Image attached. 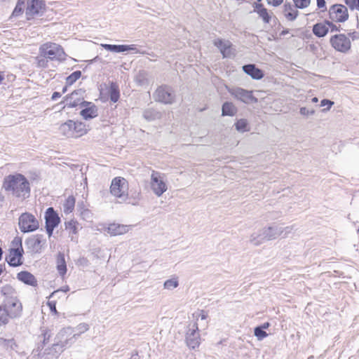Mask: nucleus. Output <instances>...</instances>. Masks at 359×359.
Masks as SVG:
<instances>
[{
	"instance_id": "f257e3e1",
	"label": "nucleus",
	"mask_w": 359,
	"mask_h": 359,
	"mask_svg": "<svg viewBox=\"0 0 359 359\" xmlns=\"http://www.w3.org/2000/svg\"><path fill=\"white\" fill-rule=\"evenodd\" d=\"M3 189L13 196L25 200L30 196V184L21 174L9 175L4 180Z\"/></svg>"
},
{
	"instance_id": "f03ea898",
	"label": "nucleus",
	"mask_w": 359,
	"mask_h": 359,
	"mask_svg": "<svg viewBox=\"0 0 359 359\" xmlns=\"http://www.w3.org/2000/svg\"><path fill=\"white\" fill-rule=\"evenodd\" d=\"M149 185L156 196H161L168 190L165 175L156 170H151Z\"/></svg>"
},
{
	"instance_id": "7ed1b4c3",
	"label": "nucleus",
	"mask_w": 359,
	"mask_h": 359,
	"mask_svg": "<svg viewBox=\"0 0 359 359\" xmlns=\"http://www.w3.org/2000/svg\"><path fill=\"white\" fill-rule=\"evenodd\" d=\"M110 192L121 201H126L128 198V182L121 177H116L111 181Z\"/></svg>"
},
{
	"instance_id": "20e7f679",
	"label": "nucleus",
	"mask_w": 359,
	"mask_h": 359,
	"mask_svg": "<svg viewBox=\"0 0 359 359\" xmlns=\"http://www.w3.org/2000/svg\"><path fill=\"white\" fill-rule=\"evenodd\" d=\"M41 55L48 57L50 60H56L59 61L65 60V53L63 48L58 44L55 43H46L41 46Z\"/></svg>"
},
{
	"instance_id": "39448f33",
	"label": "nucleus",
	"mask_w": 359,
	"mask_h": 359,
	"mask_svg": "<svg viewBox=\"0 0 359 359\" xmlns=\"http://www.w3.org/2000/svg\"><path fill=\"white\" fill-rule=\"evenodd\" d=\"M74 332V330L72 327L61 329L55 338V346L61 348L62 351L70 347L76 341Z\"/></svg>"
},
{
	"instance_id": "423d86ee",
	"label": "nucleus",
	"mask_w": 359,
	"mask_h": 359,
	"mask_svg": "<svg viewBox=\"0 0 359 359\" xmlns=\"http://www.w3.org/2000/svg\"><path fill=\"white\" fill-rule=\"evenodd\" d=\"M18 225L22 232L29 233L37 230L39 222L34 215L29 212H25L20 216Z\"/></svg>"
},
{
	"instance_id": "0eeeda50",
	"label": "nucleus",
	"mask_w": 359,
	"mask_h": 359,
	"mask_svg": "<svg viewBox=\"0 0 359 359\" xmlns=\"http://www.w3.org/2000/svg\"><path fill=\"white\" fill-rule=\"evenodd\" d=\"M153 97L157 102L171 104L175 100V95L171 87L164 85L159 86L154 93Z\"/></svg>"
},
{
	"instance_id": "6e6552de",
	"label": "nucleus",
	"mask_w": 359,
	"mask_h": 359,
	"mask_svg": "<svg viewBox=\"0 0 359 359\" xmlns=\"http://www.w3.org/2000/svg\"><path fill=\"white\" fill-rule=\"evenodd\" d=\"M332 46L337 51L346 53L351 47L350 38L344 34H339L330 38Z\"/></svg>"
},
{
	"instance_id": "1a4fd4ad",
	"label": "nucleus",
	"mask_w": 359,
	"mask_h": 359,
	"mask_svg": "<svg viewBox=\"0 0 359 359\" xmlns=\"http://www.w3.org/2000/svg\"><path fill=\"white\" fill-rule=\"evenodd\" d=\"M3 306L6 309L11 318H18L22 314V306L16 297L6 298Z\"/></svg>"
},
{
	"instance_id": "9d476101",
	"label": "nucleus",
	"mask_w": 359,
	"mask_h": 359,
	"mask_svg": "<svg viewBox=\"0 0 359 359\" xmlns=\"http://www.w3.org/2000/svg\"><path fill=\"white\" fill-rule=\"evenodd\" d=\"M329 15L332 21L344 22L348 18V9L342 4H334L330 8Z\"/></svg>"
},
{
	"instance_id": "9b49d317",
	"label": "nucleus",
	"mask_w": 359,
	"mask_h": 359,
	"mask_svg": "<svg viewBox=\"0 0 359 359\" xmlns=\"http://www.w3.org/2000/svg\"><path fill=\"white\" fill-rule=\"evenodd\" d=\"M186 342L187 346L191 349H195L199 346L201 344V337L196 323H194L189 325L186 334Z\"/></svg>"
},
{
	"instance_id": "f8f14e48",
	"label": "nucleus",
	"mask_w": 359,
	"mask_h": 359,
	"mask_svg": "<svg viewBox=\"0 0 359 359\" xmlns=\"http://www.w3.org/2000/svg\"><path fill=\"white\" fill-rule=\"evenodd\" d=\"M229 93L237 100L244 103H255L257 102V98L252 95V91L247 90L241 88H236L229 90Z\"/></svg>"
},
{
	"instance_id": "ddd939ff",
	"label": "nucleus",
	"mask_w": 359,
	"mask_h": 359,
	"mask_svg": "<svg viewBox=\"0 0 359 359\" xmlns=\"http://www.w3.org/2000/svg\"><path fill=\"white\" fill-rule=\"evenodd\" d=\"M83 93L84 91L82 89H79L73 91L70 95H67L65 98L66 102V104L65 107H67L69 108H73L78 105L82 106V102L83 100Z\"/></svg>"
},
{
	"instance_id": "4468645a",
	"label": "nucleus",
	"mask_w": 359,
	"mask_h": 359,
	"mask_svg": "<svg viewBox=\"0 0 359 359\" xmlns=\"http://www.w3.org/2000/svg\"><path fill=\"white\" fill-rule=\"evenodd\" d=\"M213 44L219 49L223 57H231L234 56L232 43L229 40L216 39L214 40Z\"/></svg>"
},
{
	"instance_id": "2eb2a0df",
	"label": "nucleus",
	"mask_w": 359,
	"mask_h": 359,
	"mask_svg": "<svg viewBox=\"0 0 359 359\" xmlns=\"http://www.w3.org/2000/svg\"><path fill=\"white\" fill-rule=\"evenodd\" d=\"M43 7L44 4L42 0H31L29 1L26 10L27 19L29 20L34 15L39 14Z\"/></svg>"
},
{
	"instance_id": "dca6fc26",
	"label": "nucleus",
	"mask_w": 359,
	"mask_h": 359,
	"mask_svg": "<svg viewBox=\"0 0 359 359\" xmlns=\"http://www.w3.org/2000/svg\"><path fill=\"white\" fill-rule=\"evenodd\" d=\"M83 109L81 111V116L86 120L95 118L97 116V108L92 102H82Z\"/></svg>"
},
{
	"instance_id": "f3484780",
	"label": "nucleus",
	"mask_w": 359,
	"mask_h": 359,
	"mask_svg": "<svg viewBox=\"0 0 359 359\" xmlns=\"http://www.w3.org/2000/svg\"><path fill=\"white\" fill-rule=\"evenodd\" d=\"M130 229V226L119 224L116 223L110 224L105 230L111 236H120L128 233Z\"/></svg>"
},
{
	"instance_id": "a211bd4d",
	"label": "nucleus",
	"mask_w": 359,
	"mask_h": 359,
	"mask_svg": "<svg viewBox=\"0 0 359 359\" xmlns=\"http://www.w3.org/2000/svg\"><path fill=\"white\" fill-rule=\"evenodd\" d=\"M283 233V227L279 226H273L262 229V236L264 237L265 241L276 239Z\"/></svg>"
},
{
	"instance_id": "6ab92c4d",
	"label": "nucleus",
	"mask_w": 359,
	"mask_h": 359,
	"mask_svg": "<svg viewBox=\"0 0 359 359\" xmlns=\"http://www.w3.org/2000/svg\"><path fill=\"white\" fill-rule=\"evenodd\" d=\"M63 351L61 348L53 344L44 350V351L39 355V359H57L58 356L62 353Z\"/></svg>"
},
{
	"instance_id": "aec40b11",
	"label": "nucleus",
	"mask_w": 359,
	"mask_h": 359,
	"mask_svg": "<svg viewBox=\"0 0 359 359\" xmlns=\"http://www.w3.org/2000/svg\"><path fill=\"white\" fill-rule=\"evenodd\" d=\"M46 226H57L60 222L58 214L53 208H48L45 212Z\"/></svg>"
},
{
	"instance_id": "412c9836",
	"label": "nucleus",
	"mask_w": 359,
	"mask_h": 359,
	"mask_svg": "<svg viewBox=\"0 0 359 359\" xmlns=\"http://www.w3.org/2000/svg\"><path fill=\"white\" fill-rule=\"evenodd\" d=\"M298 8H299L294 4L292 5L290 3H285L283 6V13L288 21H294L299 15Z\"/></svg>"
},
{
	"instance_id": "4be33fe9",
	"label": "nucleus",
	"mask_w": 359,
	"mask_h": 359,
	"mask_svg": "<svg viewBox=\"0 0 359 359\" xmlns=\"http://www.w3.org/2000/svg\"><path fill=\"white\" fill-rule=\"evenodd\" d=\"M24 252H20L18 250H10L9 254L6 257V261L11 266H18L22 264L21 258Z\"/></svg>"
},
{
	"instance_id": "5701e85b",
	"label": "nucleus",
	"mask_w": 359,
	"mask_h": 359,
	"mask_svg": "<svg viewBox=\"0 0 359 359\" xmlns=\"http://www.w3.org/2000/svg\"><path fill=\"white\" fill-rule=\"evenodd\" d=\"M243 70L253 79L259 80L264 77L263 72L260 69L256 67L255 65H245L243 66Z\"/></svg>"
},
{
	"instance_id": "b1692460",
	"label": "nucleus",
	"mask_w": 359,
	"mask_h": 359,
	"mask_svg": "<svg viewBox=\"0 0 359 359\" xmlns=\"http://www.w3.org/2000/svg\"><path fill=\"white\" fill-rule=\"evenodd\" d=\"M17 278L19 280L22 281L26 285H29L33 287L37 285V280L34 276L31 273L24 271L18 273Z\"/></svg>"
},
{
	"instance_id": "393cba45",
	"label": "nucleus",
	"mask_w": 359,
	"mask_h": 359,
	"mask_svg": "<svg viewBox=\"0 0 359 359\" xmlns=\"http://www.w3.org/2000/svg\"><path fill=\"white\" fill-rule=\"evenodd\" d=\"M73 128V121L68 120L66 122L62 123L59 127L60 133L68 138H74V132Z\"/></svg>"
},
{
	"instance_id": "a878e982",
	"label": "nucleus",
	"mask_w": 359,
	"mask_h": 359,
	"mask_svg": "<svg viewBox=\"0 0 359 359\" xmlns=\"http://www.w3.org/2000/svg\"><path fill=\"white\" fill-rule=\"evenodd\" d=\"M27 244L32 248L34 250L39 252L46 244V240L42 235H36L35 238L28 240Z\"/></svg>"
},
{
	"instance_id": "bb28decb",
	"label": "nucleus",
	"mask_w": 359,
	"mask_h": 359,
	"mask_svg": "<svg viewBox=\"0 0 359 359\" xmlns=\"http://www.w3.org/2000/svg\"><path fill=\"white\" fill-rule=\"evenodd\" d=\"M65 230L69 232L71 241H74V235L78 233V222L74 219H70L65 223Z\"/></svg>"
},
{
	"instance_id": "cd10ccee",
	"label": "nucleus",
	"mask_w": 359,
	"mask_h": 359,
	"mask_svg": "<svg viewBox=\"0 0 359 359\" xmlns=\"http://www.w3.org/2000/svg\"><path fill=\"white\" fill-rule=\"evenodd\" d=\"M329 30V27L326 24V21L324 23H317L313 27V32L318 37L325 36Z\"/></svg>"
},
{
	"instance_id": "c85d7f7f",
	"label": "nucleus",
	"mask_w": 359,
	"mask_h": 359,
	"mask_svg": "<svg viewBox=\"0 0 359 359\" xmlns=\"http://www.w3.org/2000/svg\"><path fill=\"white\" fill-rule=\"evenodd\" d=\"M73 128L74 130V138L80 137L88 132L86 124L79 121H73Z\"/></svg>"
},
{
	"instance_id": "c756f323",
	"label": "nucleus",
	"mask_w": 359,
	"mask_h": 359,
	"mask_svg": "<svg viewBox=\"0 0 359 359\" xmlns=\"http://www.w3.org/2000/svg\"><path fill=\"white\" fill-rule=\"evenodd\" d=\"M161 116L162 114L154 109H147L143 112V117L149 121L160 119Z\"/></svg>"
},
{
	"instance_id": "7c9ffc66",
	"label": "nucleus",
	"mask_w": 359,
	"mask_h": 359,
	"mask_svg": "<svg viewBox=\"0 0 359 359\" xmlns=\"http://www.w3.org/2000/svg\"><path fill=\"white\" fill-rule=\"evenodd\" d=\"M57 269L60 276H63L67 272V265L63 253L59 252L57 256Z\"/></svg>"
},
{
	"instance_id": "2f4dec72",
	"label": "nucleus",
	"mask_w": 359,
	"mask_h": 359,
	"mask_svg": "<svg viewBox=\"0 0 359 359\" xmlns=\"http://www.w3.org/2000/svg\"><path fill=\"white\" fill-rule=\"evenodd\" d=\"M237 111L236 107L231 102H226L223 104L222 108V116H234Z\"/></svg>"
},
{
	"instance_id": "473e14b6",
	"label": "nucleus",
	"mask_w": 359,
	"mask_h": 359,
	"mask_svg": "<svg viewBox=\"0 0 359 359\" xmlns=\"http://www.w3.org/2000/svg\"><path fill=\"white\" fill-rule=\"evenodd\" d=\"M262 229H259L258 231L253 233L250 238V242L254 245H259L262 244L265 238L262 236Z\"/></svg>"
},
{
	"instance_id": "72a5a7b5",
	"label": "nucleus",
	"mask_w": 359,
	"mask_h": 359,
	"mask_svg": "<svg viewBox=\"0 0 359 359\" xmlns=\"http://www.w3.org/2000/svg\"><path fill=\"white\" fill-rule=\"evenodd\" d=\"M255 11L259 14V17L262 18L264 22H269L271 16L268 13L267 10L263 7L262 4H257L255 7Z\"/></svg>"
},
{
	"instance_id": "f704fd0d",
	"label": "nucleus",
	"mask_w": 359,
	"mask_h": 359,
	"mask_svg": "<svg viewBox=\"0 0 359 359\" xmlns=\"http://www.w3.org/2000/svg\"><path fill=\"white\" fill-rule=\"evenodd\" d=\"M110 100L113 102H116L120 97L119 89L117 85L111 83L109 89Z\"/></svg>"
},
{
	"instance_id": "c9c22d12",
	"label": "nucleus",
	"mask_w": 359,
	"mask_h": 359,
	"mask_svg": "<svg viewBox=\"0 0 359 359\" xmlns=\"http://www.w3.org/2000/svg\"><path fill=\"white\" fill-rule=\"evenodd\" d=\"M73 329L74 330V335H75L76 340L81 334L89 330V325L86 323H82L79 324L76 327H73Z\"/></svg>"
},
{
	"instance_id": "e433bc0d",
	"label": "nucleus",
	"mask_w": 359,
	"mask_h": 359,
	"mask_svg": "<svg viewBox=\"0 0 359 359\" xmlns=\"http://www.w3.org/2000/svg\"><path fill=\"white\" fill-rule=\"evenodd\" d=\"M236 129L241 133L249 131L248 122L245 118L239 119L235 123Z\"/></svg>"
},
{
	"instance_id": "4c0bfd02",
	"label": "nucleus",
	"mask_w": 359,
	"mask_h": 359,
	"mask_svg": "<svg viewBox=\"0 0 359 359\" xmlns=\"http://www.w3.org/2000/svg\"><path fill=\"white\" fill-rule=\"evenodd\" d=\"M53 334V329H50L47 327L41 328V337H43V344H46V343H48Z\"/></svg>"
},
{
	"instance_id": "58836bf2",
	"label": "nucleus",
	"mask_w": 359,
	"mask_h": 359,
	"mask_svg": "<svg viewBox=\"0 0 359 359\" xmlns=\"http://www.w3.org/2000/svg\"><path fill=\"white\" fill-rule=\"evenodd\" d=\"M179 285V281L177 278H172L170 279H168L164 282L163 287L164 289L172 290L176 287H177Z\"/></svg>"
},
{
	"instance_id": "ea45409f",
	"label": "nucleus",
	"mask_w": 359,
	"mask_h": 359,
	"mask_svg": "<svg viewBox=\"0 0 359 359\" xmlns=\"http://www.w3.org/2000/svg\"><path fill=\"white\" fill-rule=\"evenodd\" d=\"M81 76V72L78 70L72 73L66 79V84L67 86L73 85Z\"/></svg>"
},
{
	"instance_id": "a19ab883",
	"label": "nucleus",
	"mask_w": 359,
	"mask_h": 359,
	"mask_svg": "<svg viewBox=\"0 0 359 359\" xmlns=\"http://www.w3.org/2000/svg\"><path fill=\"white\" fill-rule=\"evenodd\" d=\"M75 205V198L70 196H69L64 204V210L65 212H71L74 210Z\"/></svg>"
},
{
	"instance_id": "79ce46f5",
	"label": "nucleus",
	"mask_w": 359,
	"mask_h": 359,
	"mask_svg": "<svg viewBox=\"0 0 359 359\" xmlns=\"http://www.w3.org/2000/svg\"><path fill=\"white\" fill-rule=\"evenodd\" d=\"M102 46L105 50L114 53H121L125 49L123 45L102 44Z\"/></svg>"
},
{
	"instance_id": "37998d69",
	"label": "nucleus",
	"mask_w": 359,
	"mask_h": 359,
	"mask_svg": "<svg viewBox=\"0 0 359 359\" xmlns=\"http://www.w3.org/2000/svg\"><path fill=\"white\" fill-rule=\"evenodd\" d=\"M10 316L3 305L0 306V325H6L8 323Z\"/></svg>"
},
{
	"instance_id": "c03bdc74",
	"label": "nucleus",
	"mask_w": 359,
	"mask_h": 359,
	"mask_svg": "<svg viewBox=\"0 0 359 359\" xmlns=\"http://www.w3.org/2000/svg\"><path fill=\"white\" fill-rule=\"evenodd\" d=\"M13 248L11 250H18L20 252H24L22 245V238L20 237H15L12 241Z\"/></svg>"
},
{
	"instance_id": "a18cd8bd",
	"label": "nucleus",
	"mask_w": 359,
	"mask_h": 359,
	"mask_svg": "<svg viewBox=\"0 0 359 359\" xmlns=\"http://www.w3.org/2000/svg\"><path fill=\"white\" fill-rule=\"evenodd\" d=\"M254 334L259 341H261L268 336V334L262 329V327H256L254 330Z\"/></svg>"
},
{
	"instance_id": "49530a36",
	"label": "nucleus",
	"mask_w": 359,
	"mask_h": 359,
	"mask_svg": "<svg viewBox=\"0 0 359 359\" xmlns=\"http://www.w3.org/2000/svg\"><path fill=\"white\" fill-rule=\"evenodd\" d=\"M294 4L299 9L307 8L311 3V0H292Z\"/></svg>"
},
{
	"instance_id": "de8ad7c7",
	"label": "nucleus",
	"mask_w": 359,
	"mask_h": 359,
	"mask_svg": "<svg viewBox=\"0 0 359 359\" xmlns=\"http://www.w3.org/2000/svg\"><path fill=\"white\" fill-rule=\"evenodd\" d=\"M23 10H24V3L18 2L13 11L12 15L14 17H18L22 13Z\"/></svg>"
},
{
	"instance_id": "09e8293b",
	"label": "nucleus",
	"mask_w": 359,
	"mask_h": 359,
	"mask_svg": "<svg viewBox=\"0 0 359 359\" xmlns=\"http://www.w3.org/2000/svg\"><path fill=\"white\" fill-rule=\"evenodd\" d=\"M346 4L351 9L359 11V0H344Z\"/></svg>"
},
{
	"instance_id": "8fccbe9b",
	"label": "nucleus",
	"mask_w": 359,
	"mask_h": 359,
	"mask_svg": "<svg viewBox=\"0 0 359 359\" xmlns=\"http://www.w3.org/2000/svg\"><path fill=\"white\" fill-rule=\"evenodd\" d=\"M123 48H125L123 50V52L125 51H133L135 53H142L140 50L137 49V47L135 45H123Z\"/></svg>"
},
{
	"instance_id": "3c124183",
	"label": "nucleus",
	"mask_w": 359,
	"mask_h": 359,
	"mask_svg": "<svg viewBox=\"0 0 359 359\" xmlns=\"http://www.w3.org/2000/svg\"><path fill=\"white\" fill-rule=\"evenodd\" d=\"M299 113L303 116H309L314 114L315 111L313 109H309L306 107H301Z\"/></svg>"
},
{
	"instance_id": "603ef678",
	"label": "nucleus",
	"mask_w": 359,
	"mask_h": 359,
	"mask_svg": "<svg viewBox=\"0 0 359 359\" xmlns=\"http://www.w3.org/2000/svg\"><path fill=\"white\" fill-rule=\"evenodd\" d=\"M145 72H140L137 76L136 81L140 85H144L145 83Z\"/></svg>"
},
{
	"instance_id": "864d4df0",
	"label": "nucleus",
	"mask_w": 359,
	"mask_h": 359,
	"mask_svg": "<svg viewBox=\"0 0 359 359\" xmlns=\"http://www.w3.org/2000/svg\"><path fill=\"white\" fill-rule=\"evenodd\" d=\"M333 104H334V102L332 101H331L330 100H327V99H323V100H321V102H320L321 107L327 105V110H329Z\"/></svg>"
},
{
	"instance_id": "5fc2aeb1",
	"label": "nucleus",
	"mask_w": 359,
	"mask_h": 359,
	"mask_svg": "<svg viewBox=\"0 0 359 359\" xmlns=\"http://www.w3.org/2000/svg\"><path fill=\"white\" fill-rule=\"evenodd\" d=\"M326 24L331 29V32L339 31V27L335 25L332 22L326 20Z\"/></svg>"
},
{
	"instance_id": "6e6d98bb",
	"label": "nucleus",
	"mask_w": 359,
	"mask_h": 359,
	"mask_svg": "<svg viewBox=\"0 0 359 359\" xmlns=\"http://www.w3.org/2000/svg\"><path fill=\"white\" fill-rule=\"evenodd\" d=\"M266 1L269 5H271L273 6H278L280 5L283 1V0H266Z\"/></svg>"
},
{
	"instance_id": "4d7b16f0",
	"label": "nucleus",
	"mask_w": 359,
	"mask_h": 359,
	"mask_svg": "<svg viewBox=\"0 0 359 359\" xmlns=\"http://www.w3.org/2000/svg\"><path fill=\"white\" fill-rule=\"evenodd\" d=\"M349 37L352 39L353 41L355 40H359V32H353L348 34Z\"/></svg>"
},
{
	"instance_id": "13d9d810",
	"label": "nucleus",
	"mask_w": 359,
	"mask_h": 359,
	"mask_svg": "<svg viewBox=\"0 0 359 359\" xmlns=\"http://www.w3.org/2000/svg\"><path fill=\"white\" fill-rule=\"evenodd\" d=\"M55 228V226H46V229L49 237H50L53 235V232Z\"/></svg>"
},
{
	"instance_id": "bf43d9fd",
	"label": "nucleus",
	"mask_w": 359,
	"mask_h": 359,
	"mask_svg": "<svg viewBox=\"0 0 359 359\" xmlns=\"http://www.w3.org/2000/svg\"><path fill=\"white\" fill-rule=\"evenodd\" d=\"M293 229L292 226H286L285 228L283 227L284 236H286L288 233H290Z\"/></svg>"
},
{
	"instance_id": "052dcab7",
	"label": "nucleus",
	"mask_w": 359,
	"mask_h": 359,
	"mask_svg": "<svg viewBox=\"0 0 359 359\" xmlns=\"http://www.w3.org/2000/svg\"><path fill=\"white\" fill-rule=\"evenodd\" d=\"M317 1V6L319 8H325V0H316Z\"/></svg>"
},
{
	"instance_id": "680f3d73",
	"label": "nucleus",
	"mask_w": 359,
	"mask_h": 359,
	"mask_svg": "<svg viewBox=\"0 0 359 359\" xmlns=\"http://www.w3.org/2000/svg\"><path fill=\"white\" fill-rule=\"evenodd\" d=\"M62 96V93L59 92H54L52 95L51 99L52 100H56L57 98Z\"/></svg>"
},
{
	"instance_id": "e2e57ef3",
	"label": "nucleus",
	"mask_w": 359,
	"mask_h": 359,
	"mask_svg": "<svg viewBox=\"0 0 359 359\" xmlns=\"http://www.w3.org/2000/svg\"><path fill=\"white\" fill-rule=\"evenodd\" d=\"M69 290V287L68 286H65V287H62L60 290H56L55 292H53L51 294V296L54 295L55 293L60 292V291H62V292H67Z\"/></svg>"
},
{
	"instance_id": "0e129e2a",
	"label": "nucleus",
	"mask_w": 359,
	"mask_h": 359,
	"mask_svg": "<svg viewBox=\"0 0 359 359\" xmlns=\"http://www.w3.org/2000/svg\"><path fill=\"white\" fill-rule=\"evenodd\" d=\"M47 62L48 61L46 60L45 59L39 60V66L45 67L46 65Z\"/></svg>"
},
{
	"instance_id": "69168bd1",
	"label": "nucleus",
	"mask_w": 359,
	"mask_h": 359,
	"mask_svg": "<svg viewBox=\"0 0 359 359\" xmlns=\"http://www.w3.org/2000/svg\"><path fill=\"white\" fill-rule=\"evenodd\" d=\"M269 326H270V323H268V322H266V323H263L262 325L258 326V327H262V329L263 330H264L265 329L269 328Z\"/></svg>"
},
{
	"instance_id": "338daca9",
	"label": "nucleus",
	"mask_w": 359,
	"mask_h": 359,
	"mask_svg": "<svg viewBox=\"0 0 359 359\" xmlns=\"http://www.w3.org/2000/svg\"><path fill=\"white\" fill-rule=\"evenodd\" d=\"M129 359H140V356L138 355V353L137 351H135V353H133L132 355H131V357Z\"/></svg>"
},
{
	"instance_id": "774afa93",
	"label": "nucleus",
	"mask_w": 359,
	"mask_h": 359,
	"mask_svg": "<svg viewBox=\"0 0 359 359\" xmlns=\"http://www.w3.org/2000/svg\"><path fill=\"white\" fill-rule=\"evenodd\" d=\"M49 306H50V310L55 313L57 312L56 311V309H55V303H53V302H50L49 303Z\"/></svg>"
}]
</instances>
